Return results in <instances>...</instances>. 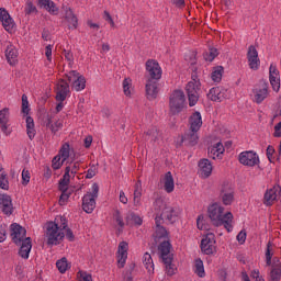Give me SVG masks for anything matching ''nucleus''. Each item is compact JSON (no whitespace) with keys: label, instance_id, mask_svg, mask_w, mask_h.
I'll return each mask as SVG.
<instances>
[{"label":"nucleus","instance_id":"1","mask_svg":"<svg viewBox=\"0 0 281 281\" xmlns=\"http://www.w3.org/2000/svg\"><path fill=\"white\" fill-rule=\"evenodd\" d=\"M207 212L209 218L211 220V223L214 225V227H221L224 225L227 232H232L234 228L232 225V222L234 221V214H232V212L225 213V207L216 203L209 206Z\"/></svg>","mask_w":281,"mask_h":281},{"label":"nucleus","instance_id":"2","mask_svg":"<svg viewBox=\"0 0 281 281\" xmlns=\"http://www.w3.org/2000/svg\"><path fill=\"white\" fill-rule=\"evenodd\" d=\"M154 210L157 212L155 218H160L162 223H168L169 225H175L179 221V214H181L177 207L164 203L161 199L155 201Z\"/></svg>","mask_w":281,"mask_h":281},{"label":"nucleus","instance_id":"3","mask_svg":"<svg viewBox=\"0 0 281 281\" xmlns=\"http://www.w3.org/2000/svg\"><path fill=\"white\" fill-rule=\"evenodd\" d=\"M170 249H172V244H170V240L165 239L158 246V251H160V258L166 267L167 274L175 276V265H172L175 255L170 254Z\"/></svg>","mask_w":281,"mask_h":281},{"label":"nucleus","instance_id":"4","mask_svg":"<svg viewBox=\"0 0 281 281\" xmlns=\"http://www.w3.org/2000/svg\"><path fill=\"white\" fill-rule=\"evenodd\" d=\"M186 106V93L182 90H175L169 99V109L171 115H179Z\"/></svg>","mask_w":281,"mask_h":281},{"label":"nucleus","instance_id":"5","mask_svg":"<svg viewBox=\"0 0 281 281\" xmlns=\"http://www.w3.org/2000/svg\"><path fill=\"white\" fill-rule=\"evenodd\" d=\"M58 229H60V227H58V224H56V222H48L46 224V245H60V240L65 238V233L58 232Z\"/></svg>","mask_w":281,"mask_h":281},{"label":"nucleus","instance_id":"6","mask_svg":"<svg viewBox=\"0 0 281 281\" xmlns=\"http://www.w3.org/2000/svg\"><path fill=\"white\" fill-rule=\"evenodd\" d=\"M98 192H100V187L98 183L92 184V193H87L82 198V210L87 214H91L95 210V199H98Z\"/></svg>","mask_w":281,"mask_h":281},{"label":"nucleus","instance_id":"7","mask_svg":"<svg viewBox=\"0 0 281 281\" xmlns=\"http://www.w3.org/2000/svg\"><path fill=\"white\" fill-rule=\"evenodd\" d=\"M161 66L155 59H148L146 61V80L159 81L161 80Z\"/></svg>","mask_w":281,"mask_h":281},{"label":"nucleus","instance_id":"8","mask_svg":"<svg viewBox=\"0 0 281 281\" xmlns=\"http://www.w3.org/2000/svg\"><path fill=\"white\" fill-rule=\"evenodd\" d=\"M252 93L255 95V102L257 104H262V102H265L269 95V83L265 79H261L254 88Z\"/></svg>","mask_w":281,"mask_h":281},{"label":"nucleus","instance_id":"9","mask_svg":"<svg viewBox=\"0 0 281 281\" xmlns=\"http://www.w3.org/2000/svg\"><path fill=\"white\" fill-rule=\"evenodd\" d=\"M189 106H194L199 102V91H201V82L189 81L186 87Z\"/></svg>","mask_w":281,"mask_h":281},{"label":"nucleus","instance_id":"10","mask_svg":"<svg viewBox=\"0 0 281 281\" xmlns=\"http://www.w3.org/2000/svg\"><path fill=\"white\" fill-rule=\"evenodd\" d=\"M239 164L243 166H248V168H254L260 164V157L254 150L243 151L238 156Z\"/></svg>","mask_w":281,"mask_h":281},{"label":"nucleus","instance_id":"11","mask_svg":"<svg viewBox=\"0 0 281 281\" xmlns=\"http://www.w3.org/2000/svg\"><path fill=\"white\" fill-rule=\"evenodd\" d=\"M234 187L232 183L225 181L222 183L221 190H220V198L222 199L223 205H232L234 203Z\"/></svg>","mask_w":281,"mask_h":281},{"label":"nucleus","instance_id":"12","mask_svg":"<svg viewBox=\"0 0 281 281\" xmlns=\"http://www.w3.org/2000/svg\"><path fill=\"white\" fill-rule=\"evenodd\" d=\"M154 238V246L151 247V254H155V245L161 240V238H165L168 240V229L164 227V220L161 218H155V233L153 234Z\"/></svg>","mask_w":281,"mask_h":281},{"label":"nucleus","instance_id":"13","mask_svg":"<svg viewBox=\"0 0 281 281\" xmlns=\"http://www.w3.org/2000/svg\"><path fill=\"white\" fill-rule=\"evenodd\" d=\"M66 78H68V82L72 81L75 91H82L87 87V79L76 70H71L69 75H66Z\"/></svg>","mask_w":281,"mask_h":281},{"label":"nucleus","instance_id":"14","mask_svg":"<svg viewBox=\"0 0 281 281\" xmlns=\"http://www.w3.org/2000/svg\"><path fill=\"white\" fill-rule=\"evenodd\" d=\"M10 229H11L12 241L15 245H21V243L23 240H25V236L27 234V231L18 223L11 224Z\"/></svg>","mask_w":281,"mask_h":281},{"label":"nucleus","instance_id":"15","mask_svg":"<svg viewBox=\"0 0 281 281\" xmlns=\"http://www.w3.org/2000/svg\"><path fill=\"white\" fill-rule=\"evenodd\" d=\"M216 240H214V234L209 233L205 238L201 240V251L205 256H212L216 251Z\"/></svg>","mask_w":281,"mask_h":281},{"label":"nucleus","instance_id":"16","mask_svg":"<svg viewBox=\"0 0 281 281\" xmlns=\"http://www.w3.org/2000/svg\"><path fill=\"white\" fill-rule=\"evenodd\" d=\"M69 95V83L65 79H59L56 86V97L57 102H65Z\"/></svg>","mask_w":281,"mask_h":281},{"label":"nucleus","instance_id":"17","mask_svg":"<svg viewBox=\"0 0 281 281\" xmlns=\"http://www.w3.org/2000/svg\"><path fill=\"white\" fill-rule=\"evenodd\" d=\"M247 60L250 69L258 71L260 69V58L258 57V49L256 46L250 45L247 52Z\"/></svg>","mask_w":281,"mask_h":281},{"label":"nucleus","instance_id":"18","mask_svg":"<svg viewBox=\"0 0 281 281\" xmlns=\"http://www.w3.org/2000/svg\"><path fill=\"white\" fill-rule=\"evenodd\" d=\"M0 21L7 32H9L10 34L14 32V20L12 19V16H10V13L8 12V10H5V8H0Z\"/></svg>","mask_w":281,"mask_h":281},{"label":"nucleus","instance_id":"19","mask_svg":"<svg viewBox=\"0 0 281 281\" xmlns=\"http://www.w3.org/2000/svg\"><path fill=\"white\" fill-rule=\"evenodd\" d=\"M181 142L184 146H196L199 144V131L189 128L182 135Z\"/></svg>","mask_w":281,"mask_h":281},{"label":"nucleus","instance_id":"20","mask_svg":"<svg viewBox=\"0 0 281 281\" xmlns=\"http://www.w3.org/2000/svg\"><path fill=\"white\" fill-rule=\"evenodd\" d=\"M147 100H157L159 81L147 80L145 85Z\"/></svg>","mask_w":281,"mask_h":281},{"label":"nucleus","instance_id":"21","mask_svg":"<svg viewBox=\"0 0 281 281\" xmlns=\"http://www.w3.org/2000/svg\"><path fill=\"white\" fill-rule=\"evenodd\" d=\"M281 188L280 186L273 187L266 191L263 196V204L267 206L273 205V201H277L278 196L280 195Z\"/></svg>","mask_w":281,"mask_h":281},{"label":"nucleus","instance_id":"22","mask_svg":"<svg viewBox=\"0 0 281 281\" xmlns=\"http://www.w3.org/2000/svg\"><path fill=\"white\" fill-rule=\"evenodd\" d=\"M126 258H128V243L121 241L119 244V268L124 269V266L126 265Z\"/></svg>","mask_w":281,"mask_h":281},{"label":"nucleus","instance_id":"23","mask_svg":"<svg viewBox=\"0 0 281 281\" xmlns=\"http://www.w3.org/2000/svg\"><path fill=\"white\" fill-rule=\"evenodd\" d=\"M0 210H2L3 214L10 216L14 207L12 206V198L8 194H0Z\"/></svg>","mask_w":281,"mask_h":281},{"label":"nucleus","instance_id":"24","mask_svg":"<svg viewBox=\"0 0 281 281\" xmlns=\"http://www.w3.org/2000/svg\"><path fill=\"white\" fill-rule=\"evenodd\" d=\"M200 176L202 179H207L212 175V162L207 158L199 161Z\"/></svg>","mask_w":281,"mask_h":281},{"label":"nucleus","instance_id":"25","mask_svg":"<svg viewBox=\"0 0 281 281\" xmlns=\"http://www.w3.org/2000/svg\"><path fill=\"white\" fill-rule=\"evenodd\" d=\"M30 251H32V237H25L20 244L19 256L27 260L30 258Z\"/></svg>","mask_w":281,"mask_h":281},{"label":"nucleus","instance_id":"26","mask_svg":"<svg viewBox=\"0 0 281 281\" xmlns=\"http://www.w3.org/2000/svg\"><path fill=\"white\" fill-rule=\"evenodd\" d=\"M190 130L192 131H201V126H203V120L201 117V112H194L190 119Z\"/></svg>","mask_w":281,"mask_h":281},{"label":"nucleus","instance_id":"27","mask_svg":"<svg viewBox=\"0 0 281 281\" xmlns=\"http://www.w3.org/2000/svg\"><path fill=\"white\" fill-rule=\"evenodd\" d=\"M37 5L49 12V14H58V7L52 0H38Z\"/></svg>","mask_w":281,"mask_h":281},{"label":"nucleus","instance_id":"28","mask_svg":"<svg viewBox=\"0 0 281 281\" xmlns=\"http://www.w3.org/2000/svg\"><path fill=\"white\" fill-rule=\"evenodd\" d=\"M5 58L9 65L14 66L19 63V50L13 46H8L5 49Z\"/></svg>","mask_w":281,"mask_h":281},{"label":"nucleus","instance_id":"29","mask_svg":"<svg viewBox=\"0 0 281 281\" xmlns=\"http://www.w3.org/2000/svg\"><path fill=\"white\" fill-rule=\"evenodd\" d=\"M10 110L8 108H4L3 110L0 111V126L2 133H5V135H10L8 132V122L10 117Z\"/></svg>","mask_w":281,"mask_h":281},{"label":"nucleus","instance_id":"30","mask_svg":"<svg viewBox=\"0 0 281 281\" xmlns=\"http://www.w3.org/2000/svg\"><path fill=\"white\" fill-rule=\"evenodd\" d=\"M145 142H157L161 137V132L156 126L150 127L144 135Z\"/></svg>","mask_w":281,"mask_h":281},{"label":"nucleus","instance_id":"31","mask_svg":"<svg viewBox=\"0 0 281 281\" xmlns=\"http://www.w3.org/2000/svg\"><path fill=\"white\" fill-rule=\"evenodd\" d=\"M65 19L69 23V29H71V26L74 30L78 27V18L74 14V11L70 8L66 9Z\"/></svg>","mask_w":281,"mask_h":281},{"label":"nucleus","instance_id":"32","mask_svg":"<svg viewBox=\"0 0 281 281\" xmlns=\"http://www.w3.org/2000/svg\"><path fill=\"white\" fill-rule=\"evenodd\" d=\"M166 192L170 194V192H175V178H172V172L168 171L165 175V186Z\"/></svg>","mask_w":281,"mask_h":281},{"label":"nucleus","instance_id":"33","mask_svg":"<svg viewBox=\"0 0 281 281\" xmlns=\"http://www.w3.org/2000/svg\"><path fill=\"white\" fill-rule=\"evenodd\" d=\"M134 205L135 207H139V205H142V180H138L135 184Z\"/></svg>","mask_w":281,"mask_h":281},{"label":"nucleus","instance_id":"34","mask_svg":"<svg viewBox=\"0 0 281 281\" xmlns=\"http://www.w3.org/2000/svg\"><path fill=\"white\" fill-rule=\"evenodd\" d=\"M26 134L29 139H34L36 137V130L34 128V119L32 116H26Z\"/></svg>","mask_w":281,"mask_h":281},{"label":"nucleus","instance_id":"35","mask_svg":"<svg viewBox=\"0 0 281 281\" xmlns=\"http://www.w3.org/2000/svg\"><path fill=\"white\" fill-rule=\"evenodd\" d=\"M207 98H210L212 102H222L223 93L221 92V88L218 87L212 88L207 93Z\"/></svg>","mask_w":281,"mask_h":281},{"label":"nucleus","instance_id":"36","mask_svg":"<svg viewBox=\"0 0 281 281\" xmlns=\"http://www.w3.org/2000/svg\"><path fill=\"white\" fill-rule=\"evenodd\" d=\"M60 220V229H66V238H68V240L70 243H74L75 240V236H74V231H71V228L67 227V218H65L64 216H59Z\"/></svg>","mask_w":281,"mask_h":281},{"label":"nucleus","instance_id":"37","mask_svg":"<svg viewBox=\"0 0 281 281\" xmlns=\"http://www.w3.org/2000/svg\"><path fill=\"white\" fill-rule=\"evenodd\" d=\"M225 71V68L223 66H216L213 68V71L211 74V78L213 82H221L223 80V74Z\"/></svg>","mask_w":281,"mask_h":281},{"label":"nucleus","instance_id":"38","mask_svg":"<svg viewBox=\"0 0 281 281\" xmlns=\"http://www.w3.org/2000/svg\"><path fill=\"white\" fill-rule=\"evenodd\" d=\"M281 280V265H272V269L270 271L269 281H280Z\"/></svg>","mask_w":281,"mask_h":281},{"label":"nucleus","instance_id":"39","mask_svg":"<svg viewBox=\"0 0 281 281\" xmlns=\"http://www.w3.org/2000/svg\"><path fill=\"white\" fill-rule=\"evenodd\" d=\"M216 56H218V49L213 46L209 47V52L203 53L204 60H207L209 63H212Z\"/></svg>","mask_w":281,"mask_h":281},{"label":"nucleus","instance_id":"40","mask_svg":"<svg viewBox=\"0 0 281 281\" xmlns=\"http://www.w3.org/2000/svg\"><path fill=\"white\" fill-rule=\"evenodd\" d=\"M143 263L148 272L155 271V263L153 262V256H150V254L145 252Z\"/></svg>","mask_w":281,"mask_h":281},{"label":"nucleus","instance_id":"41","mask_svg":"<svg viewBox=\"0 0 281 281\" xmlns=\"http://www.w3.org/2000/svg\"><path fill=\"white\" fill-rule=\"evenodd\" d=\"M134 223V225H138L140 226L142 223H144V220H142V217L137 214H135V212H130L126 216V223L128 225V223Z\"/></svg>","mask_w":281,"mask_h":281},{"label":"nucleus","instance_id":"42","mask_svg":"<svg viewBox=\"0 0 281 281\" xmlns=\"http://www.w3.org/2000/svg\"><path fill=\"white\" fill-rule=\"evenodd\" d=\"M273 243L268 241L267 248H266V265L267 267H271V260L273 258Z\"/></svg>","mask_w":281,"mask_h":281},{"label":"nucleus","instance_id":"43","mask_svg":"<svg viewBox=\"0 0 281 281\" xmlns=\"http://www.w3.org/2000/svg\"><path fill=\"white\" fill-rule=\"evenodd\" d=\"M196 276L199 278H205V267L203 266V260L201 259H195V271Z\"/></svg>","mask_w":281,"mask_h":281},{"label":"nucleus","instance_id":"44","mask_svg":"<svg viewBox=\"0 0 281 281\" xmlns=\"http://www.w3.org/2000/svg\"><path fill=\"white\" fill-rule=\"evenodd\" d=\"M56 267L59 271V273H65L67 269H69V263L67 262V259L64 257L56 262Z\"/></svg>","mask_w":281,"mask_h":281},{"label":"nucleus","instance_id":"45","mask_svg":"<svg viewBox=\"0 0 281 281\" xmlns=\"http://www.w3.org/2000/svg\"><path fill=\"white\" fill-rule=\"evenodd\" d=\"M70 181L71 176H63V178L58 182V190H67V188H69Z\"/></svg>","mask_w":281,"mask_h":281},{"label":"nucleus","instance_id":"46","mask_svg":"<svg viewBox=\"0 0 281 281\" xmlns=\"http://www.w3.org/2000/svg\"><path fill=\"white\" fill-rule=\"evenodd\" d=\"M61 158L63 161H67L69 159V143H65L58 154Z\"/></svg>","mask_w":281,"mask_h":281},{"label":"nucleus","instance_id":"47","mask_svg":"<svg viewBox=\"0 0 281 281\" xmlns=\"http://www.w3.org/2000/svg\"><path fill=\"white\" fill-rule=\"evenodd\" d=\"M22 113L30 115V101H27V94H22Z\"/></svg>","mask_w":281,"mask_h":281},{"label":"nucleus","instance_id":"48","mask_svg":"<svg viewBox=\"0 0 281 281\" xmlns=\"http://www.w3.org/2000/svg\"><path fill=\"white\" fill-rule=\"evenodd\" d=\"M135 270V263H131L128 270L123 274V281H133V271Z\"/></svg>","mask_w":281,"mask_h":281},{"label":"nucleus","instance_id":"49","mask_svg":"<svg viewBox=\"0 0 281 281\" xmlns=\"http://www.w3.org/2000/svg\"><path fill=\"white\" fill-rule=\"evenodd\" d=\"M43 116H42V122L43 125L46 126V128H49L52 125V114L47 113V111L43 110Z\"/></svg>","mask_w":281,"mask_h":281},{"label":"nucleus","instance_id":"50","mask_svg":"<svg viewBox=\"0 0 281 281\" xmlns=\"http://www.w3.org/2000/svg\"><path fill=\"white\" fill-rule=\"evenodd\" d=\"M132 80L131 78H125L123 80V91L125 95H131V87H132Z\"/></svg>","mask_w":281,"mask_h":281},{"label":"nucleus","instance_id":"51","mask_svg":"<svg viewBox=\"0 0 281 281\" xmlns=\"http://www.w3.org/2000/svg\"><path fill=\"white\" fill-rule=\"evenodd\" d=\"M7 177L8 176L4 172L0 173V188L2 190H8L10 188V183L8 182Z\"/></svg>","mask_w":281,"mask_h":281},{"label":"nucleus","instance_id":"52","mask_svg":"<svg viewBox=\"0 0 281 281\" xmlns=\"http://www.w3.org/2000/svg\"><path fill=\"white\" fill-rule=\"evenodd\" d=\"M273 91H280V77H269Z\"/></svg>","mask_w":281,"mask_h":281},{"label":"nucleus","instance_id":"53","mask_svg":"<svg viewBox=\"0 0 281 281\" xmlns=\"http://www.w3.org/2000/svg\"><path fill=\"white\" fill-rule=\"evenodd\" d=\"M60 155H57V156H55L54 158H53V161H52V168L54 169V170H60V168L63 167V162L64 161H61L60 162Z\"/></svg>","mask_w":281,"mask_h":281},{"label":"nucleus","instance_id":"54","mask_svg":"<svg viewBox=\"0 0 281 281\" xmlns=\"http://www.w3.org/2000/svg\"><path fill=\"white\" fill-rule=\"evenodd\" d=\"M77 278H81L83 281H93V277L87 271L79 270L77 272Z\"/></svg>","mask_w":281,"mask_h":281},{"label":"nucleus","instance_id":"55","mask_svg":"<svg viewBox=\"0 0 281 281\" xmlns=\"http://www.w3.org/2000/svg\"><path fill=\"white\" fill-rule=\"evenodd\" d=\"M34 12H38L34 3L30 0L26 2V8H25V14H34Z\"/></svg>","mask_w":281,"mask_h":281},{"label":"nucleus","instance_id":"56","mask_svg":"<svg viewBox=\"0 0 281 281\" xmlns=\"http://www.w3.org/2000/svg\"><path fill=\"white\" fill-rule=\"evenodd\" d=\"M196 225H198V229H207V226L205 225V216L203 215H199L196 218Z\"/></svg>","mask_w":281,"mask_h":281},{"label":"nucleus","instance_id":"57","mask_svg":"<svg viewBox=\"0 0 281 281\" xmlns=\"http://www.w3.org/2000/svg\"><path fill=\"white\" fill-rule=\"evenodd\" d=\"M95 175H98V167H95V165H92L87 171L86 179H93Z\"/></svg>","mask_w":281,"mask_h":281},{"label":"nucleus","instance_id":"58","mask_svg":"<svg viewBox=\"0 0 281 281\" xmlns=\"http://www.w3.org/2000/svg\"><path fill=\"white\" fill-rule=\"evenodd\" d=\"M59 192H61L59 196V205H65V203H67V201L69 200V195L67 194V189L59 190Z\"/></svg>","mask_w":281,"mask_h":281},{"label":"nucleus","instance_id":"59","mask_svg":"<svg viewBox=\"0 0 281 281\" xmlns=\"http://www.w3.org/2000/svg\"><path fill=\"white\" fill-rule=\"evenodd\" d=\"M273 155H276V148H273V146L269 145L267 147V158L270 161V164H273Z\"/></svg>","mask_w":281,"mask_h":281},{"label":"nucleus","instance_id":"60","mask_svg":"<svg viewBox=\"0 0 281 281\" xmlns=\"http://www.w3.org/2000/svg\"><path fill=\"white\" fill-rule=\"evenodd\" d=\"M237 240L243 245L247 240V232L245 229L240 231L237 235Z\"/></svg>","mask_w":281,"mask_h":281},{"label":"nucleus","instance_id":"61","mask_svg":"<svg viewBox=\"0 0 281 281\" xmlns=\"http://www.w3.org/2000/svg\"><path fill=\"white\" fill-rule=\"evenodd\" d=\"M114 216L117 225L121 227H124V220L122 218V214L120 213V210L115 211Z\"/></svg>","mask_w":281,"mask_h":281},{"label":"nucleus","instance_id":"62","mask_svg":"<svg viewBox=\"0 0 281 281\" xmlns=\"http://www.w3.org/2000/svg\"><path fill=\"white\" fill-rule=\"evenodd\" d=\"M30 183V171H22V184L27 186Z\"/></svg>","mask_w":281,"mask_h":281},{"label":"nucleus","instance_id":"63","mask_svg":"<svg viewBox=\"0 0 281 281\" xmlns=\"http://www.w3.org/2000/svg\"><path fill=\"white\" fill-rule=\"evenodd\" d=\"M269 77H280V71L273 65H271L269 68Z\"/></svg>","mask_w":281,"mask_h":281},{"label":"nucleus","instance_id":"64","mask_svg":"<svg viewBox=\"0 0 281 281\" xmlns=\"http://www.w3.org/2000/svg\"><path fill=\"white\" fill-rule=\"evenodd\" d=\"M273 137H281V122L274 126Z\"/></svg>","mask_w":281,"mask_h":281}]
</instances>
